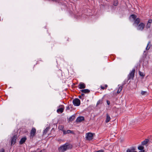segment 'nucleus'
Here are the masks:
<instances>
[{
  "mask_svg": "<svg viewBox=\"0 0 152 152\" xmlns=\"http://www.w3.org/2000/svg\"><path fill=\"white\" fill-rule=\"evenodd\" d=\"M50 129V128L48 127H47L46 129H45L43 132V134H46L49 131Z\"/></svg>",
  "mask_w": 152,
  "mask_h": 152,
  "instance_id": "21",
  "label": "nucleus"
},
{
  "mask_svg": "<svg viewBox=\"0 0 152 152\" xmlns=\"http://www.w3.org/2000/svg\"><path fill=\"white\" fill-rule=\"evenodd\" d=\"M152 23V20L150 19L148 21V23L146 26V28L148 29L151 26V24Z\"/></svg>",
  "mask_w": 152,
  "mask_h": 152,
  "instance_id": "12",
  "label": "nucleus"
},
{
  "mask_svg": "<svg viewBox=\"0 0 152 152\" xmlns=\"http://www.w3.org/2000/svg\"><path fill=\"white\" fill-rule=\"evenodd\" d=\"M130 150L132 151H134L135 150V148L134 147H132Z\"/></svg>",
  "mask_w": 152,
  "mask_h": 152,
  "instance_id": "33",
  "label": "nucleus"
},
{
  "mask_svg": "<svg viewBox=\"0 0 152 152\" xmlns=\"http://www.w3.org/2000/svg\"><path fill=\"white\" fill-rule=\"evenodd\" d=\"M86 137L87 140H91L93 139V134L90 132L86 133Z\"/></svg>",
  "mask_w": 152,
  "mask_h": 152,
  "instance_id": "7",
  "label": "nucleus"
},
{
  "mask_svg": "<svg viewBox=\"0 0 152 152\" xmlns=\"http://www.w3.org/2000/svg\"><path fill=\"white\" fill-rule=\"evenodd\" d=\"M84 96V94L83 93L81 94V96Z\"/></svg>",
  "mask_w": 152,
  "mask_h": 152,
  "instance_id": "37",
  "label": "nucleus"
},
{
  "mask_svg": "<svg viewBox=\"0 0 152 152\" xmlns=\"http://www.w3.org/2000/svg\"><path fill=\"white\" fill-rule=\"evenodd\" d=\"M72 102L74 105L76 106H79L80 104V100L78 98H75L73 99Z\"/></svg>",
  "mask_w": 152,
  "mask_h": 152,
  "instance_id": "4",
  "label": "nucleus"
},
{
  "mask_svg": "<svg viewBox=\"0 0 152 152\" xmlns=\"http://www.w3.org/2000/svg\"><path fill=\"white\" fill-rule=\"evenodd\" d=\"M149 141L148 139H145L144 141L142 142L141 143V144L142 145H146L147 144Z\"/></svg>",
  "mask_w": 152,
  "mask_h": 152,
  "instance_id": "18",
  "label": "nucleus"
},
{
  "mask_svg": "<svg viewBox=\"0 0 152 152\" xmlns=\"http://www.w3.org/2000/svg\"><path fill=\"white\" fill-rule=\"evenodd\" d=\"M63 132L64 134H66L71 133L74 134L75 133L73 131L70 130H68L67 131H66L65 130H63Z\"/></svg>",
  "mask_w": 152,
  "mask_h": 152,
  "instance_id": "9",
  "label": "nucleus"
},
{
  "mask_svg": "<svg viewBox=\"0 0 152 152\" xmlns=\"http://www.w3.org/2000/svg\"><path fill=\"white\" fill-rule=\"evenodd\" d=\"M101 103V100H99L97 102L96 105H98L100 104Z\"/></svg>",
  "mask_w": 152,
  "mask_h": 152,
  "instance_id": "28",
  "label": "nucleus"
},
{
  "mask_svg": "<svg viewBox=\"0 0 152 152\" xmlns=\"http://www.w3.org/2000/svg\"><path fill=\"white\" fill-rule=\"evenodd\" d=\"M147 92L145 91H141V94L142 95H145L147 94Z\"/></svg>",
  "mask_w": 152,
  "mask_h": 152,
  "instance_id": "25",
  "label": "nucleus"
},
{
  "mask_svg": "<svg viewBox=\"0 0 152 152\" xmlns=\"http://www.w3.org/2000/svg\"><path fill=\"white\" fill-rule=\"evenodd\" d=\"M81 91L85 94H88L90 93V91L88 89H84L81 90Z\"/></svg>",
  "mask_w": 152,
  "mask_h": 152,
  "instance_id": "16",
  "label": "nucleus"
},
{
  "mask_svg": "<svg viewBox=\"0 0 152 152\" xmlns=\"http://www.w3.org/2000/svg\"><path fill=\"white\" fill-rule=\"evenodd\" d=\"M104 86H105V87H104V86H100V88H101V89L102 90L105 89L107 88L108 87V86H107V84L105 85Z\"/></svg>",
  "mask_w": 152,
  "mask_h": 152,
  "instance_id": "24",
  "label": "nucleus"
},
{
  "mask_svg": "<svg viewBox=\"0 0 152 152\" xmlns=\"http://www.w3.org/2000/svg\"><path fill=\"white\" fill-rule=\"evenodd\" d=\"M111 118L110 117L109 115L107 113V115H106V118L105 120V122L106 123H108L110 121V120Z\"/></svg>",
  "mask_w": 152,
  "mask_h": 152,
  "instance_id": "15",
  "label": "nucleus"
},
{
  "mask_svg": "<svg viewBox=\"0 0 152 152\" xmlns=\"http://www.w3.org/2000/svg\"><path fill=\"white\" fill-rule=\"evenodd\" d=\"M72 145L68 143H66L58 148V150L60 152H64L67 150L71 149Z\"/></svg>",
  "mask_w": 152,
  "mask_h": 152,
  "instance_id": "1",
  "label": "nucleus"
},
{
  "mask_svg": "<svg viewBox=\"0 0 152 152\" xmlns=\"http://www.w3.org/2000/svg\"><path fill=\"white\" fill-rule=\"evenodd\" d=\"M139 152H144V150H141V151H139Z\"/></svg>",
  "mask_w": 152,
  "mask_h": 152,
  "instance_id": "36",
  "label": "nucleus"
},
{
  "mask_svg": "<svg viewBox=\"0 0 152 152\" xmlns=\"http://www.w3.org/2000/svg\"><path fill=\"white\" fill-rule=\"evenodd\" d=\"M26 139L27 138L26 137L21 138L19 142L20 144L22 145L25 142Z\"/></svg>",
  "mask_w": 152,
  "mask_h": 152,
  "instance_id": "11",
  "label": "nucleus"
},
{
  "mask_svg": "<svg viewBox=\"0 0 152 152\" xmlns=\"http://www.w3.org/2000/svg\"><path fill=\"white\" fill-rule=\"evenodd\" d=\"M60 130H64L63 129V128H64V126H60Z\"/></svg>",
  "mask_w": 152,
  "mask_h": 152,
  "instance_id": "32",
  "label": "nucleus"
},
{
  "mask_svg": "<svg viewBox=\"0 0 152 152\" xmlns=\"http://www.w3.org/2000/svg\"><path fill=\"white\" fill-rule=\"evenodd\" d=\"M75 119V115H73L71 116L69 118V122H72Z\"/></svg>",
  "mask_w": 152,
  "mask_h": 152,
  "instance_id": "17",
  "label": "nucleus"
},
{
  "mask_svg": "<svg viewBox=\"0 0 152 152\" xmlns=\"http://www.w3.org/2000/svg\"><path fill=\"white\" fill-rule=\"evenodd\" d=\"M17 138V135H14L11 138V145L12 146L16 143V139Z\"/></svg>",
  "mask_w": 152,
  "mask_h": 152,
  "instance_id": "5",
  "label": "nucleus"
},
{
  "mask_svg": "<svg viewBox=\"0 0 152 152\" xmlns=\"http://www.w3.org/2000/svg\"><path fill=\"white\" fill-rule=\"evenodd\" d=\"M137 30L142 31L145 27V24L143 23H140L139 24L137 25Z\"/></svg>",
  "mask_w": 152,
  "mask_h": 152,
  "instance_id": "2",
  "label": "nucleus"
},
{
  "mask_svg": "<svg viewBox=\"0 0 152 152\" xmlns=\"http://www.w3.org/2000/svg\"><path fill=\"white\" fill-rule=\"evenodd\" d=\"M107 102L108 105H109L110 104V102L108 100H107Z\"/></svg>",
  "mask_w": 152,
  "mask_h": 152,
  "instance_id": "34",
  "label": "nucleus"
},
{
  "mask_svg": "<svg viewBox=\"0 0 152 152\" xmlns=\"http://www.w3.org/2000/svg\"><path fill=\"white\" fill-rule=\"evenodd\" d=\"M137 16L135 15L132 14L130 16L129 18H132L133 20H135L137 18Z\"/></svg>",
  "mask_w": 152,
  "mask_h": 152,
  "instance_id": "19",
  "label": "nucleus"
},
{
  "mask_svg": "<svg viewBox=\"0 0 152 152\" xmlns=\"http://www.w3.org/2000/svg\"><path fill=\"white\" fill-rule=\"evenodd\" d=\"M122 88H123L122 86H120L119 87L118 90L117 91V93L118 94L119 93L122 91Z\"/></svg>",
  "mask_w": 152,
  "mask_h": 152,
  "instance_id": "22",
  "label": "nucleus"
},
{
  "mask_svg": "<svg viewBox=\"0 0 152 152\" xmlns=\"http://www.w3.org/2000/svg\"><path fill=\"white\" fill-rule=\"evenodd\" d=\"M70 109V107L69 106H68L66 108V110H69Z\"/></svg>",
  "mask_w": 152,
  "mask_h": 152,
  "instance_id": "35",
  "label": "nucleus"
},
{
  "mask_svg": "<svg viewBox=\"0 0 152 152\" xmlns=\"http://www.w3.org/2000/svg\"><path fill=\"white\" fill-rule=\"evenodd\" d=\"M151 41H149L148 42L147 44V47L146 48V49L147 50H148L150 49V47H151Z\"/></svg>",
  "mask_w": 152,
  "mask_h": 152,
  "instance_id": "20",
  "label": "nucleus"
},
{
  "mask_svg": "<svg viewBox=\"0 0 152 152\" xmlns=\"http://www.w3.org/2000/svg\"><path fill=\"white\" fill-rule=\"evenodd\" d=\"M0 152H5V150L4 148H2L0 150Z\"/></svg>",
  "mask_w": 152,
  "mask_h": 152,
  "instance_id": "31",
  "label": "nucleus"
},
{
  "mask_svg": "<svg viewBox=\"0 0 152 152\" xmlns=\"http://www.w3.org/2000/svg\"><path fill=\"white\" fill-rule=\"evenodd\" d=\"M96 151V152H104V150L101 149L98 150Z\"/></svg>",
  "mask_w": 152,
  "mask_h": 152,
  "instance_id": "30",
  "label": "nucleus"
},
{
  "mask_svg": "<svg viewBox=\"0 0 152 152\" xmlns=\"http://www.w3.org/2000/svg\"><path fill=\"white\" fill-rule=\"evenodd\" d=\"M63 107H61L59 109H58L57 110V112L58 113H62L63 112L64 110V106H63Z\"/></svg>",
  "mask_w": 152,
  "mask_h": 152,
  "instance_id": "14",
  "label": "nucleus"
},
{
  "mask_svg": "<svg viewBox=\"0 0 152 152\" xmlns=\"http://www.w3.org/2000/svg\"><path fill=\"white\" fill-rule=\"evenodd\" d=\"M140 22V19L139 18H137L134 20V24H135L137 25L139 24V23Z\"/></svg>",
  "mask_w": 152,
  "mask_h": 152,
  "instance_id": "13",
  "label": "nucleus"
},
{
  "mask_svg": "<svg viewBox=\"0 0 152 152\" xmlns=\"http://www.w3.org/2000/svg\"><path fill=\"white\" fill-rule=\"evenodd\" d=\"M84 120V118L83 116H79L77 118L76 120L77 122H81Z\"/></svg>",
  "mask_w": 152,
  "mask_h": 152,
  "instance_id": "10",
  "label": "nucleus"
},
{
  "mask_svg": "<svg viewBox=\"0 0 152 152\" xmlns=\"http://www.w3.org/2000/svg\"><path fill=\"white\" fill-rule=\"evenodd\" d=\"M126 152H137V151H132L130 149H128L126 151Z\"/></svg>",
  "mask_w": 152,
  "mask_h": 152,
  "instance_id": "29",
  "label": "nucleus"
},
{
  "mask_svg": "<svg viewBox=\"0 0 152 152\" xmlns=\"http://www.w3.org/2000/svg\"><path fill=\"white\" fill-rule=\"evenodd\" d=\"M81 96H79V98L80 99L81 98Z\"/></svg>",
  "mask_w": 152,
  "mask_h": 152,
  "instance_id": "38",
  "label": "nucleus"
},
{
  "mask_svg": "<svg viewBox=\"0 0 152 152\" xmlns=\"http://www.w3.org/2000/svg\"><path fill=\"white\" fill-rule=\"evenodd\" d=\"M36 129L34 128H33L30 132V138H33L36 133Z\"/></svg>",
  "mask_w": 152,
  "mask_h": 152,
  "instance_id": "6",
  "label": "nucleus"
},
{
  "mask_svg": "<svg viewBox=\"0 0 152 152\" xmlns=\"http://www.w3.org/2000/svg\"><path fill=\"white\" fill-rule=\"evenodd\" d=\"M139 73L140 75L142 77H144V75H143V74L142 72H140V71H139Z\"/></svg>",
  "mask_w": 152,
  "mask_h": 152,
  "instance_id": "27",
  "label": "nucleus"
},
{
  "mask_svg": "<svg viewBox=\"0 0 152 152\" xmlns=\"http://www.w3.org/2000/svg\"><path fill=\"white\" fill-rule=\"evenodd\" d=\"M138 148L139 150H143V149L144 148L142 146H140L138 147Z\"/></svg>",
  "mask_w": 152,
  "mask_h": 152,
  "instance_id": "26",
  "label": "nucleus"
},
{
  "mask_svg": "<svg viewBox=\"0 0 152 152\" xmlns=\"http://www.w3.org/2000/svg\"><path fill=\"white\" fill-rule=\"evenodd\" d=\"M135 72V69H134L132 70L131 72L129 73L128 75V80L130 79H133L134 77V73Z\"/></svg>",
  "mask_w": 152,
  "mask_h": 152,
  "instance_id": "3",
  "label": "nucleus"
},
{
  "mask_svg": "<svg viewBox=\"0 0 152 152\" xmlns=\"http://www.w3.org/2000/svg\"><path fill=\"white\" fill-rule=\"evenodd\" d=\"M118 4V0H115L113 1V5L115 6H117Z\"/></svg>",
  "mask_w": 152,
  "mask_h": 152,
  "instance_id": "23",
  "label": "nucleus"
},
{
  "mask_svg": "<svg viewBox=\"0 0 152 152\" xmlns=\"http://www.w3.org/2000/svg\"><path fill=\"white\" fill-rule=\"evenodd\" d=\"M78 87L80 89L85 88L86 87V85L83 83H80L78 85Z\"/></svg>",
  "mask_w": 152,
  "mask_h": 152,
  "instance_id": "8",
  "label": "nucleus"
}]
</instances>
